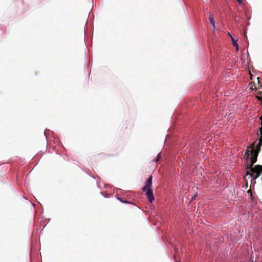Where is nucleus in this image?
I'll return each instance as SVG.
<instances>
[{"instance_id": "f3484780", "label": "nucleus", "mask_w": 262, "mask_h": 262, "mask_svg": "<svg viewBox=\"0 0 262 262\" xmlns=\"http://www.w3.org/2000/svg\"><path fill=\"white\" fill-rule=\"evenodd\" d=\"M250 262H253V261H250Z\"/></svg>"}, {"instance_id": "0eeeda50", "label": "nucleus", "mask_w": 262, "mask_h": 262, "mask_svg": "<svg viewBox=\"0 0 262 262\" xmlns=\"http://www.w3.org/2000/svg\"><path fill=\"white\" fill-rule=\"evenodd\" d=\"M231 39L233 45L236 47L237 50H238V44H237L236 41L234 39V38L232 36H231Z\"/></svg>"}, {"instance_id": "4468645a", "label": "nucleus", "mask_w": 262, "mask_h": 262, "mask_svg": "<svg viewBox=\"0 0 262 262\" xmlns=\"http://www.w3.org/2000/svg\"><path fill=\"white\" fill-rule=\"evenodd\" d=\"M251 86L250 88H251V89H253V85H254V83H253H253H252V82H251Z\"/></svg>"}, {"instance_id": "6e6552de", "label": "nucleus", "mask_w": 262, "mask_h": 262, "mask_svg": "<svg viewBox=\"0 0 262 262\" xmlns=\"http://www.w3.org/2000/svg\"><path fill=\"white\" fill-rule=\"evenodd\" d=\"M262 145V134H261V136L259 139V143L257 145V147L260 148V146Z\"/></svg>"}, {"instance_id": "9d476101", "label": "nucleus", "mask_w": 262, "mask_h": 262, "mask_svg": "<svg viewBox=\"0 0 262 262\" xmlns=\"http://www.w3.org/2000/svg\"><path fill=\"white\" fill-rule=\"evenodd\" d=\"M161 155H160V154H159L157 155V157L156 158V162H157L158 161H159L160 160V159H161Z\"/></svg>"}, {"instance_id": "dca6fc26", "label": "nucleus", "mask_w": 262, "mask_h": 262, "mask_svg": "<svg viewBox=\"0 0 262 262\" xmlns=\"http://www.w3.org/2000/svg\"><path fill=\"white\" fill-rule=\"evenodd\" d=\"M228 35H229V36H230V37H231V36H232L230 35V34L229 33H228Z\"/></svg>"}, {"instance_id": "9b49d317", "label": "nucleus", "mask_w": 262, "mask_h": 262, "mask_svg": "<svg viewBox=\"0 0 262 262\" xmlns=\"http://www.w3.org/2000/svg\"><path fill=\"white\" fill-rule=\"evenodd\" d=\"M260 120H261V127L259 129V131H260V134H262V116L260 117Z\"/></svg>"}, {"instance_id": "423d86ee", "label": "nucleus", "mask_w": 262, "mask_h": 262, "mask_svg": "<svg viewBox=\"0 0 262 262\" xmlns=\"http://www.w3.org/2000/svg\"><path fill=\"white\" fill-rule=\"evenodd\" d=\"M250 154H251V148L250 147H248V149L246 150V151L244 155V157L247 159L249 157Z\"/></svg>"}, {"instance_id": "20e7f679", "label": "nucleus", "mask_w": 262, "mask_h": 262, "mask_svg": "<svg viewBox=\"0 0 262 262\" xmlns=\"http://www.w3.org/2000/svg\"><path fill=\"white\" fill-rule=\"evenodd\" d=\"M145 192H146V195L149 202L151 203H152L155 200V198L151 189H148Z\"/></svg>"}, {"instance_id": "1a4fd4ad", "label": "nucleus", "mask_w": 262, "mask_h": 262, "mask_svg": "<svg viewBox=\"0 0 262 262\" xmlns=\"http://www.w3.org/2000/svg\"><path fill=\"white\" fill-rule=\"evenodd\" d=\"M118 199L120 200L121 202H123L124 203H130V202L127 201H123L121 198H118Z\"/></svg>"}, {"instance_id": "f8f14e48", "label": "nucleus", "mask_w": 262, "mask_h": 262, "mask_svg": "<svg viewBox=\"0 0 262 262\" xmlns=\"http://www.w3.org/2000/svg\"><path fill=\"white\" fill-rule=\"evenodd\" d=\"M257 98L258 99V100L262 101V97H257Z\"/></svg>"}, {"instance_id": "f03ea898", "label": "nucleus", "mask_w": 262, "mask_h": 262, "mask_svg": "<svg viewBox=\"0 0 262 262\" xmlns=\"http://www.w3.org/2000/svg\"><path fill=\"white\" fill-rule=\"evenodd\" d=\"M251 148V155L252 156L250 158V162L251 166H253V165L257 161V158L258 155V153L260 150V148H258L256 147V149H254V144H252L250 146Z\"/></svg>"}, {"instance_id": "39448f33", "label": "nucleus", "mask_w": 262, "mask_h": 262, "mask_svg": "<svg viewBox=\"0 0 262 262\" xmlns=\"http://www.w3.org/2000/svg\"><path fill=\"white\" fill-rule=\"evenodd\" d=\"M209 20L210 22L213 29H215V22L214 21L213 15L211 13H209Z\"/></svg>"}, {"instance_id": "2eb2a0df", "label": "nucleus", "mask_w": 262, "mask_h": 262, "mask_svg": "<svg viewBox=\"0 0 262 262\" xmlns=\"http://www.w3.org/2000/svg\"><path fill=\"white\" fill-rule=\"evenodd\" d=\"M174 259H175V261H177V262H178L179 260L178 259H176V256H174Z\"/></svg>"}, {"instance_id": "7ed1b4c3", "label": "nucleus", "mask_w": 262, "mask_h": 262, "mask_svg": "<svg viewBox=\"0 0 262 262\" xmlns=\"http://www.w3.org/2000/svg\"><path fill=\"white\" fill-rule=\"evenodd\" d=\"M152 176L150 175L147 181L145 183V185L142 187V190L143 191H145L148 189H151L152 185Z\"/></svg>"}, {"instance_id": "ddd939ff", "label": "nucleus", "mask_w": 262, "mask_h": 262, "mask_svg": "<svg viewBox=\"0 0 262 262\" xmlns=\"http://www.w3.org/2000/svg\"><path fill=\"white\" fill-rule=\"evenodd\" d=\"M236 1L239 3V4H242L243 0H236Z\"/></svg>"}, {"instance_id": "f257e3e1", "label": "nucleus", "mask_w": 262, "mask_h": 262, "mask_svg": "<svg viewBox=\"0 0 262 262\" xmlns=\"http://www.w3.org/2000/svg\"><path fill=\"white\" fill-rule=\"evenodd\" d=\"M247 169H250V171L252 173H250L249 171H247V175H250V177H252V173H255V175L253 177L254 179L258 178L262 172V166L259 165H255L254 167H253V166L250 165L249 167H247Z\"/></svg>"}]
</instances>
